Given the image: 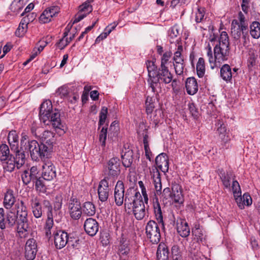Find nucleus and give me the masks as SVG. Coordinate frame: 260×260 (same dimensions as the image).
Wrapping results in <instances>:
<instances>
[{"label":"nucleus","instance_id":"473e14b6","mask_svg":"<svg viewBox=\"0 0 260 260\" xmlns=\"http://www.w3.org/2000/svg\"><path fill=\"white\" fill-rule=\"evenodd\" d=\"M130 249L128 246L127 243H125L123 241H120V245L119 247L118 252L121 259L125 260L129 257Z\"/></svg>","mask_w":260,"mask_h":260},{"label":"nucleus","instance_id":"052dcab7","mask_svg":"<svg viewBox=\"0 0 260 260\" xmlns=\"http://www.w3.org/2000/svg\"><path fill=\"white\" fill-rule=\"evenodd\" d=\"M239 22V24L242 25V27L244 28V29H247L248 28V24L245 21V18L244 14L240 12L238 14V16Z\"/></svg>","mask_w":260,"mask_h":260},{"label":"nucleus","instance_id":"c85d7f7f","mask_svg":"<svg viewBox=\"0 0 260 260\" xmlns=\"http://www.w3.org/2000/svg\"><path fill=\"white\" fill-rule=\"evenodd\" d=\"M15 202V198L14 196L13 191L8 189L5 193L4 199V206L7 209H10Z\"/></svg>","mask_w":260,"mask_h":260},{"label":"nucleus","instance_id":"c03bdc74","mask_svg":"<svg viewBox=\"0 0 260 260\" xmlns=\"http://www.w3.org/2000/svg\"><path fill=\"white\" fill-rule=\"evenodd\" d=\"M154 99L152 97L147 96L145 101L146 111L148 115L150 114L154 111Z\"/></svg>","mask_w":260,"mask_h":260},{"label":"nucleus","instance_id":"79ce46f5","mask_svg":"<svg viewBox=\"0 0 260 260\" xmlns=\"http://www.w3.org/2000/svg\"><path fill=\"white\" fill-rule=\"evenodd\" d=\"M12 156L10 154L9 148L6 144H2L0 146V160L1 161L6 160Z\"/></svg>","mask_w":260,"mask_h":260},{"label":"nucleus","instance_id":"f704fd0d","mask_svg":"<svg viewBox=\"0 0 260 260\" xmlns=\"http://www.w3.org/2000/svg\"><path fill=\"white\" fill-rule=\"evenodd\" d=\"M153 210L157 222L161 224L162 226H164L162 211L160 205L157 200L153 204Z\"/></svg>","mask_w":260,"mask_h":260},{"label":"nucleus","instance_id":"4c0bfd02","mask_svg":"<svg viewBox=\"0 0 260 260\" xmlns=\"http://www.w3.org/2000/svg\"><path fill=\"white\" fill-rule=\"evenodd\" d=\"M192 234L198 242H202L205 239L204 232L200 228L199 224H196L194 228L192 230Z\"/></svg>","mask_w":260,"mask_h":260},{"label":"nucleus","instance_id":"0e129e2a","mask_svg":"<svg viewBox=\"0 0 260 260\" xmlns=\"http://www.w3.org/2000/svg\"><path fill=\"white\" fill-rule=\"evenodd\" d=\"M48 11V13L50 16V18L51 19L53 16H55L59 11V8L58 6H52L46 9Z\"/></svg>","mask_w":260,"mask_h":260},{"label":"nucleus","instance_id":"ddd939ff","mask_svg":"<svg viewBox=\"0 0 260 260\" xmlns=\"http://www.w3.org/2000/svg\"><path fill=\"white\" fill-rule=\"evenodd\" d=\"M68 209L73 219L77 220L80 218L82 214V208L80 202L77 199L71 198L69 202Z\"/></svg>","mask_w":260,"mask_h":260},{"label":"nucleus","instance_id":"1a4fd4ad","mask_svg":"<svg viewBox=\"0 0 260 260\" xmlns=\"http://www.w3.org/2000/svg\"><path fill=\"white\" fill-rule=\"evenodd\" d=\"M17 217L15 212L9 211L6 213L4 209L0 208V228L4 230L7 227H13L16 223Z\"/></svg>","mask_w":260,"mask_h":260},{"label":"nucleus","instance_id":"9b49d317","mask_svg":"<svg viewBox=\"0 0 260 260\" xmlns=\"http://www.w3.org/2000/svg\"><path fill=\"white\" fill-rule=\"evenodd\" d=\"M43 205L44 210H47V219L45 224L46 235L47 237H49L51 234V230L54 224L53 217L55 216L53 215L52 205L49 200H43Z\"/></svg>","mask_w":260,"mask_h":260},{"label":"nucleus","instance_id":"6ab92c4d","mask_svg":"<svg viewBox=\"0 0 260 260\" xmlns=\"http://www.w3.org/2000/svg\"><path fill=\"white\" fill-rule=\"evenodd\" d=\"M98 191L99 200L102 202H106L108 199L110 191L109 183L106 178L100 182Z\"/></svg>","mask_w":260,"mask_h":260},{"label":"nucleus","instance_id":"4d7b16f0","mask_svg":"<svg viewBox=\"0 0 260 260\" xmlns=\"http://www.w3.org/2000/svg\"><path fill=\"white\" fill-rule=\"evenodd\" d=\"M232 190L234 196H241V190L240 186L238 182L236 180H233L232 182Z\"/></svg>","mask_w":260,"mask_h":260},{"label":"nucleus","instance_id":"8fccbe9b","mask_svg":"<svg viewBox=\"0 0 260 260\" xmlns=\"http://www.w3.org/2000/svg\"><path fill=\"white\" fill-rule=\"evenodd\" d=\"M69 94V89L67 86L63 85L59 87L55 93V95L60 98L66 97Z\"/></svg>","mask_w":260,"mask_h":260},{"label":"nucleus","instance_id":"a878e982","mask_svg":"<svg viewBox=\"0 0 260 260\" xmlns=\"http://www.w3.org/2000/svg\"><path fill=\"white\" fill-rule=\"evenodd\" d=\"M171 199L177 203L182 204L184 201L182 190L180 185L174 183L172 186Z\"/></svg>","mask_w":260,"mask_h":260},{"label":"nucleus","instance_id":"bf43d9fd","mask_svg":"<svg viewBox=\"0 0 260 260\" xmlns=\"http://www.w3.org/2000/svg\"><path fill=\"white\" fill-rule=\"evenodd\" d=\"M21 178L23 182L26 185L28 184L31 181H35L28 173V171H25L22 174Z\"/></svg>","mask_w":260,"mask_h":260},{"label":"nucleus","instance_id":"680f3d73","mask_svg":"<svg viewBox=\"0 0 260 260\" xmlns=\"http://www.w3.org/2000/svg\"><path fill=\"white\" fill-rule=\"evenodd\" d=\"M174 66L175 72L177 75H181L183 74L184 68V62L174 63Z\"/></svg>","mask_w":260,"mask_h":260},{"label":"nucleus","instance_id":"338daca9","mask_svg":"<svg viewBox=\"0 0 260 260\" xmlns=\"http://www.w3.org/2000/svg\"><path fill=\"white\" fill-rule=\"evenodd\" d=\"M243 199V206L245 205L249 206L252 204V199L248 193H244L242 197Z\"/></svg>","mask_w":260,"mask_h":260},{"label":"nucleus","instance_id":"4be33fe9","mask_svg":"<svg viewBox=\"0 0 260 260\" xmlns=\"http://www.w3.org/2000/svg\"><path fill=\"white\" fill-rule=\"evenodd\" d=\"M50 116H48V119L45 123L47 125L51 124L55 129H61L62 124L60 120L59 112L55 109L50 113Z\"/></svg>","mask_w":260,"mask_h":260},{"label":"nucleus","instance_id":"e433bc0d","mask_svg":"<svg viewBox=\"0 0 260 260\" xmlns=\"http://www.w3.org/2000/svg\"><path fill=\"white\" fill-rule=\"evenodd\" d=\"M82 211L87 216H91L95 213V207L91 202H87L84 204Z\"/></svg>","mask_w":260,"mask_h":260},{"label":"nucleus","instance_id":"13d9d810","mask_svg":"<svg viewBox=\"0 0 260 260\" xmlns=\"http://www.w3.org/2000/svg\"><path fill=\"white\" fill-rule=\"evenodd\" d=\"M39 20L43 23H48L51 21V19L46 9L41 15Z\"/></svg>","mask_w":260,"mask_h":260},{"label":"nucleus","instance_id":"a19ab883","mask_svg":"<svg viewBox=\"0 0 260 260\" xmlns=\"http://www.w3.org/2000/svg\"><path fill=\"white\" fill-rule=\"evenodd\" d=\"M196 69L197 75L199 77H203L205 74V60L203 58L200 57L199 58L197 64Z\"/></svg>","mask_w":260,"mask_h":260},{"label":"nucleus","instance_id":"cd10ccee","mask_svg":"<svg viewBox=\"0 0 260 260\" xmlns=\"http://www.w3.org/2000/svg\"><path fill=\"white\" fill-rule=\"evenodd\" d=\"M185 87L188 94H196L198 90V84L195 78H188L185 82Z\"/></svg>","mask_w":260,"mask_h":260},{"label":"nucleus","instance_id":"e2e57ef3","mask_svg":"<svg viewBox=\"0 0 260 260\" xmlns=\"http://www.w3.org/2000/svg\"><path fill=\"white\" fill-rule=\"evenodd\" d=\"M188 108L191 115L194 118H197L199 116V113L194 104L193 103H189L188 104Z\"/></svg>","mask_w":260,"mask_h":260},{"label":"nucleus","instance_id":"4468645a","mask_svg":"<svg viewBox=\"0 0 260 260\" xmlns=\"http://www.w3.org/2000/svg\"><path fill=\"white\" fill-rule=\"evenodd\" d=\"M248 30L244 29L242 25L239 24V21L237 20H233L231 24V35L236 40H239L242 34V38L246 40L248 37Z\"/></svg>","mask_w":260,"mask_h":260},{"label":"nucleus","instance_id":"603ef678","mask_svg":"<svg viewBox=\"0 0 260 260\" xmlns=\"http://www.w3.org/2000/svg\"><path fill=\"white\" fill-rule=\"evenodd\" d=\"M172 53L171 51H166L162 55L161 57V63L160 67H167L166 64L171 58Z\"/></svg>","mask_w":260,"mask_h":260},{"label":"nucleus","instance_id":"37998d69","mask_svg":"<svg viewBox=\"0 0 260 260\" xmlns=\"http://www.w3.org/2000/svg\"><path fill=\"white\" fill-rule=\"evenodd\" d=\"M180 34V29L178 26L175 25L171 27L168 31V36L170 38V42L171 43L174 42V39L177 38Z\"/></svg>","mask_w":260,"mask_h":260},{"label":"nucleus","instance_id":"69168bd1","mask_svg":"<svg viewBox=\"0 0 260 260\" xmlns=\"http://www.w3.org/2000/svg\"><path fill=\"white\" fill-rule=\"evenodd\" d=\"M172 254L174 260H177L180 257L179 248L177 245H174L172 247Z\"/></svg>","mask_w":260,"mask_h":260},{"label":"nucleus","instance_id":"7c9ffc66","mask_svg":"<svg viewBox=\"0 0 260 260\" xmlns=\"http://www.w3.org/2000/svg\"><path fill=\"white\" fill-rule=\"evenodd\" d=\"M146 64L148 72L149 78L148 80H151L153 79V80H154L155 81L156 80H157V78H154V76H156V74L158 71L157 67L155 64L154 62L151 60H147L146 62Z\"/></svg>","mask_w":260,"mask_h":260},{"label":"nucleus","instance_id":"864d4df0","mask_svg":"<svg viewBox=\"0 0 260 260\" xmlns=\"http://www.w3.org/2000/svg\"><path fill=\"white\" fill-rule=\"evenodd\" d=\"M43 179V178H41V177H39V178H36L35 179V181H33L34 182H35L36 189L37 190L42 192H44L46 189Z\"/></svg>","mask_w":260,"mask_h":260},{"label":"nucleus","instance_id":"0eeeda50","mask_svg":"<svg viewBox=\"0 0 260 260\" xmlns=\"http://www.w3.org/2000/svg\"><path fill=\"white\" fill-rule=\"evenodd\" d=\"M147 238L152 243L157 244L160 239V229L158 224L154 220H149L145 226Z\"/></svg>","mask_w":260,"mask_h":260},{"label":"nucleus","instance_id":"774afa93","mask_svg":"<svg viewBox=\"0 0 260 260\" xmlns=\"http://www.w3.org/2000/svg\"><path fill=\"white\" fill-rule=\"evenodd\" d=\"M161 197L167 200L169 198H172V191H171L170 188L169 187H166L164 189L162 192L161 191Z\"/></svg>","mask_w":260,"mask_h":260},{"label":"nucleus","instance_id":"b1692460","mask_svg":"<svg viewBox=\"0 0 260 260\" xmlns=\"http://www.w3.org/2000/svg\"><path fill=\"white\" fill-rule=\"evenodd\" d=\"M155 164L162 172L166 173L169 170V163L168 156L165 153H161L155 158Z\"/></svg>","mask_w":260,"mask_h":260},{"label":"nucleus","instance_id":"dca6fc26","mask_svg":"<svg viewBox=\"0 0 260 260\" xmlns=\"http://www.w3.org/2000/svg\"><path fill=\"white\" fill-rule=\"evenodd\" d=\"M124 197H125L124 184L122 181L118 180L114 189V199L116 205L120 206L123 204Z\"/></svg>","mask_w":260,"mask_h":260},{"label":"nucleus","instance_id":"6e6552de","mask_svg":"<svg viewBox=\"0 0 260 260\" xmlns=\"http://www.w3.org/2000/svg\"><path fill=\"white\" fill-rule=\"evenodd\" d=\"M54 242L57 249H60L67 244L75 247L73 240L72 237L69 238L67 233L62 231H56L53 232Z\"/></svg>","mask_w":260,"mask_h":260},{"label":"nucleus","instance_id":"a18cd8bd","mask_svg":"<svg viewBox=\"0 0 260 260\" xmlns=\"http://www.w3.org/2000/svg\"><path fill=\"white\" fill-rule=\"evenodd\" d=\"M183 51V47L182 45H178L176 51L174 53L173 60L174 63H179L184 62L183 57L182 55Z\"/></svg>","mask_w":260,"mask_h":260},{"label":"nucleus","instance_id":"393cba45","mask_svg":"<svg viewBox=\"0 0 260 260\" xmlns=\"http://www.w3.org/2000/svg\"><path fill=\"white\" fill-rule=\"evenodd\" d=\"M177 231L182 237L186 238L189 235L190 229L185 219L179 218L177 220Z\"/></svg>","mask_w":260,"mask_h":260},{"label":"nucleus","instance_id":"6e6d98bb","mask_svg":"<svg viewBox=\"0 0 260 260\" xmlns=\"http://www.w3.org/2000/svg\"><path fill=\"white\" fill-rule=\"evenodd\" d=\"M108 113V109L105 107H103L100 113V120L99 124L100 125H103L106 121L107 115Z\"/></svg>","mask_w":260,"mask_h":260},{"label":"nucleus","instance_id":"f3484780","mask_svg":"<svg viewBox=\"0 0 260 260\" xmlns=\"http://www.w3.org/2000/svg\"><path fill=\"white\" fill-rule=\"evenodd\" d=\"M54 134L49 131H45L43 133L41 132L39 136V138L42 141L41 144H44L46 147L48 148V149H47V150L49 154L52 150L53 143L54 141Z\"/></svg>","mask_w":260,"mask_h":260},{"label":"nucleus","instance_id":"09e8293b","mask_svg":"<svg viewBox=\"0 0 260 260\" xmlns=\"http://www.w3.org/2000/svg\"><path fill=\"white\" fill-rule=\"evenodd\" d=\"M92 1H87L85 2L82 5L79 6V12L86 14V15L89 13H90L92 11V6L90 5V3Z\"/></svg>","mask_w":260,"mask_h":260},{"label":"nucleus","instance_id":"a211bd4d","mask_svg":"<svg viewBox=\"0 0 260 260\" xmlns=\"http://www.w3.org/2000/svg\"><path fill=\"white\" fill-rule=\"evenodd\" d=\"M151 178L155 189V195L160 196L161 194L162 185L160 173L156 167H152L150 171Z\"/></svg>","mask_w":260,"mask_h":260},{"label":"nucleus","instance_id":"3c124183","mask_svg":"<svg viewBox=\"0 0 260 260\" xmlns=\"http://www.w3.org/2000/svg\"><path fill=\"white\" fill-rule=\"evenodd\" d=\"M205 9L204 8H199L195 13V21L197 23L202 22L204 21L205 16Z\"/></svg>","mask_w":260,"mask_h":260},{"label":"nucleus","instance_id":"423d86ee","mask_svg":"<svg viewBox=\"0 0 260 260\" xmlns=\"http://www.w3.org/2000/svg\"><path fill=\"white\" fill-rule=\"evenodd\" d=\"M25 157V155L22 152L15 153V157L11 156L7 158V160L2 161L5 171L11 172L14 170L15 168L18 169H20L24 164Z\"/></svg>","mask_w":260,"mask_h":260},{"label":"nucleus","instance_id":"5701e85b","mask_svg":"<svg viewBox=\"0 0 260 260\" xmlns=\"http://www.w3.org/2000/svg\"><path fill=\"white\" fill-rule=\"evenodd\" d=\"M84 228L88 235L94 236L99 231V223L95 219L89 218L85 221Z\"/></svg>","mask_w":260,"mask_h":260},{"label":"nucleus","instance_id":"5fc2aeb1","mask_svg":"<svg viewBox=\"0 0 260 260\" xmlns=\"http://www.w3.org/2000/svg\"><path fill=\"white\" fill-rule=\"evenodd\" d=\"M107 128L103 127L100 134L99 140L103 147H105L106 145V140L107 139Z\"/></svg>","mask_w":260,"mask_h":260},{"label":"nucleus","instance_id":"bb28decb","mask_svg":"<svg viewBox=\"0 0 260 260\" xmlns=\"http://www.w3.org/2000/svg\"><path fill=\"white\" fill-rule=\"evenodd\" d=\"M8 140L12 151H14L15 153L21 152L18 149V136L16 131H11L9 133Z\"/></svg>","mask_w":260,"mask_h":260},{"label":"nucleus","instance_id":"9d476101","mask_svg":"<svg viewBox=\"0 0 260 260\" xmlns=\"http://www.w3.org/2000/svg\"><path fill=\"white\" fill-rule=\"evenodd\" d=\"M121 161L118 157H113L108 162L107 166L105 171L106 179L111 178H116L120 174Z\"/></svg>","mask_w":260,"mask_h":260},{"label":"nucleus","instance_id":"de8ad7c7","mask_svg":"<svg viewBox=\"0 0 260 260\" xmlns=\"http://www.w3.org/2000/svg\"><path fill=\"white\" fill-rule=\"evenodd\" d=\"M62 199L60 196H57L55 197L53 205V215H54V214H59V213L60 212L59 210L61 209L62 207Z\"/></svg>","mask_w":260,"mask_h":260},{"label":"nucleus","instance_id":"7ed1b4c3","mask_svg":"<svg viewBox=\"0 0 260 260\" xmlns=\"http://www.w3.org/2000/svg\"><path fill=\"white\" fill-rule=\"evenodd\" d=\"M47 149H48V148L44 144H39L36 140H29L27 135L22 134L20 151L23 152L25 155V152H29L32 160H37L39 157H47L49 154Z\"/></svg>","mask_w":260,"mask_h":260},{"label":"nucleus","instance_id":"58836bf2","mask_svg":"<svg viewBox=\"0 0 260 260\" xmlns=\"http://www.w3.org/2000/svg\"><path fill=\"white\" fill-rule=\"evenodd\" d=\"M234 176L231 172L223 173L221 174L220 178L224 187L226 188H230L231 186V181L234 180Z\"/></svg>","mask_w":260,"mask_h":260},{"label":"nucleus","instance_id":"aec40b11","mask_svg":"<svg viewBox=\"0 0 260 260\" xmlns=\"http://www.w3.org/2000/svg\"><path fill=\"white\" fill-rule=\"evenodd\" d=\"M52 110V103L50 100H46L44 101L41 105L40 108V118L44 123H45L48 119V117L50 116V113H51Z\"/></svg>","mask_w":260,"mask_h":260},{"label":"nucleus","instance_id":"49530a36","mask_svg":"<svg viewBox=\"0 0 260 260\" xmlns=\"http://www.w3.org/2000/svg\"><path fill=\"white\" fill-rule=\"evenodd\" d=\"M217 125L218 126L217 131L220 139L225 138L228 136L226 135V128L223 122L218 120Z\"/></svg>","mask_w":260,"mask_h":260},{"label":"nucleus","instance_id":"f257e3e1","mask_svg":"<svg viewBox=\"0 0 260 260\" xmlns=\"http://www.w3.org/2000/svg\"><path fill=\"white\" fill-rule=\"evenodd\" d=\"M230 54V42L226 32H221L217 44L214 48V56L210 45H208L207 56L211 68L213 69L218 67L225 60H227Z\"/></svg>","mask_w":260,"mask_h":260},{"label":"nucleus","instance_id":"f8f14e48","mask_svg":"<svg viewBox=\"0 0 260 260\" xmlns=\"http://www.w3.org/2000/svg\"><path fill=\"white\" fill-rule=\"evenodd\" d=\"M56 176V169L51 161L47 160L42 166V177L47 181L52 180Z\"/></svg>","mask_w":260,"mask_h":260},{"label":"nucleus","instance_id":"c756f323","mask_svg":"<svg viewBox=\"0 0 260 260\" xmlns=\"http://www.w3.org/2000/svg\"><path fill=\"white\" fill-rule=\"evenodd\" d=\"M156 254L158 260H169V249L164 244L158 245Z\"/></svg>","mask_w":260,"mask_h":260},{"label":"nucleus","instance_id":"ea45409f","mask_svg":"<svg viewBox=\"0 0 260 260\" xmlns=\"http://www.w3.org/2000/svg\"><path fill=\"white\" fill-rule=\"evenodd\" d=\"M122 164L126 168L129 167L133 163V152L128 151L124 155H122Z\"/></svg>","mask_w":260,"mask_h":260},{"label":"nucleus","instance_id":"72a5a7b5","mask_svg":"<svg viewBox=\"0 0 260 260\" xmlns=\"http://www.w3.org/2000/svg\"><path fill=\"white\" fill-rule=\"evenodd\" d=\"M220 76L223 80L225 81H230L233 74L231 68L228 64H224L220 69Z\"/></svg>","mask_w":260,"mask_h":260},{"label":"nucleus","instance_id":"20e7f679","mask_svg":"<svg viewBox=\"0 0 260 260\" xmlns=\"http://www.w3.org/2000/svg\"><path fill=\"white\" fill-rule=\"evenodd\" d=\"M15 208L18 233L21 238L25 237L29 229L27 208L24 202L21 200L15 204Z\"/></svg>","mask_w":260,"mask_h":260},{"label":"nucleus","instance_id":"c9c22d12","mask_svg":"<svg viewBox=\"0 0 260 260\" xmlns=\"http://www.w3.org/2000/svg\"><path fill=\"white\" fill-rule=\"evenodd\" d=\"M250 34L254 39L260 37V23L257 21H253L250 25Z\"/></svg>","mask_w":260,"mask_h":260},{"label":"nucleus","instance_id":"f03ea898","mask_svg":"<svg viewBox=\"0 0 260 260\" xmlns=\"http://www.w3.org/2000/svg\"><path fill=\"white\" fill-rule=\"evenodd\" d=\"M124 204L125 210H128V213L132 211L137 220H140L145 217L147 210L139 191L134 189H127Z\"/></svg>","mask_w":260,"mask_h":260},{"label":"nucleus","instance_id":"2eb2a0df","mask_svg":"<svg viewBox=\"0 0 260 260\" xmlns=\"http://www.w3.org/2000/svg\"><path fill=\"white\" fill-rule=\"evenodd\" d=\"M24 250V256L27 260H34L35 258L38 248L34 239H29L26 241Z\"/></svg>","mask_w":260,"mask_h":260},{"label":"nucleus","instance_id":"2f4dec72","mask_svg":"<svg viewBox=\"0 0 260 260\" xmlns=\"http://www.w3.org/2000/svg\"><path fill=\"white\" fill-rule=\"evenodd\" d=\"M30 22H31V20L29 18L23 17L16 31V35L18 37L22 36L26 32L27 25Z\"/></svg>","mask_w":260,"mask_h":260},{"label":"nucleus","instance_id":"412c9836","mask_svg":"<svg viewBox=\"0 0 260 260\" xmlns=\"http://www.w3.org/2000/svg\"><path fill=\"white\" fill-rule=\"evenodd\" d=\"M30 202L32 212L36 218L41 217L43 212H46L47 213V210L44 209L43 202L41 203L37 197L32 198Z\"/></svg>","mask_w":260,"mask_h":260},{"label":"nucleus","instance_id":"39448f33","mask_svg":"<svg viewBox=\"0 0 260 260\" xmlns=\"http://www.w3.org/2000/svg\"><path fill=\"white\" fill-rule=\"evenodd\" d=\"M154 78H157V80H156L155 82L154 80L153 81V79L148 80L149 87L151 88L152 91L154 93L158 92L161 90V87L160 81L165 84H168L172 81L173 76L169 71L168 67H159Z\"/></svg>","mask_w":260,"mask_h":260}]
</instances>
